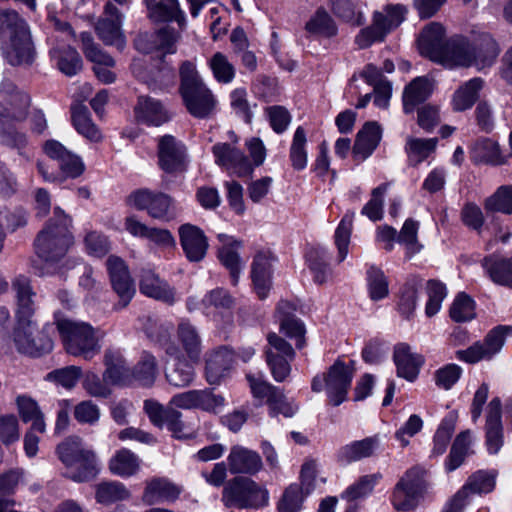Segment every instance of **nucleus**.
<instances>
[{
  "mask_svg": "<svg viewBox=\"0 0 512 512\" xmlns=\"http://www.w3.org/2000/svg\"><path fill=\"white\" fill-rule=\"evenodd\" d=\"M54 218L58 223L49 222L40 232L35 243L37 256L43 264L35 263L34 269L41 276L63 273L75 265L69 259H64L73 244L72 235L68 230L69 220L58 207L54 209Z\"/></svg>",
  "mask_w": 512,
  "mask_h": 512,
  "instance_id": "f257e3e1",
  "label": "nucleus"
},
{
  "mask_svg": "<svg viewBox=\"0 0 512 512\" xmlns=\"http://www.w3.org/2000/svg\"><path fill=\"white\" fill-rule=\"evenodd\" d=\"M0 39L3 55L11 65L31 62L33 43L30 29L17 12L0 11Z\"/></svg>",
  "mask_w": 512,
  "mask_h": 512,
  "instance_id": "f03ea898",
  "label": "nucleus"
},
{
  "mask_svg": "<svg viewBox=\"0 0 512 512\" xmlns=\"http://www.w3.org/2000/svg\"><path fill=\"white\" fill-rule=\"evenodd\" d=\"M56 454L66 468V476L74 482H86L98 472L95 452L77 436H70L59 443Z\"/></svg>",
  "mask_w": 512,
  "mask_h": 512,
  "instance_id": "7ed1b4c3",
  "label": "nucleus"
},
{
  "mask_svg": "<svg viewBox=\"0 0 512 512\" xmlns=\"http://www.w3.org/2000/svg\"><path fill=\"white\" fill-rule=\"evenodd\" d=\"M55 323L68 354L90 360L100 352V336L90 324L73 321L59 314L55 315Z\"/></svg>",
  "mask_w": 512,
  "mask_h": 512,
  "instance_id": "20e7f679",
  "label": "nucleus"
},
{
  "mask_svg": "<svg viewBox=\"0 0 512 512\" xmlns=\"http://www.w3.org/2000/svg\"><path fill=\"white\" fill-rule=\"evenodd\" d=\"M245 146L249 152V158L242 151L229 144L218 143L214 145L212 152L215 162L239 177L250 175L255 167L264 163L266 148L262 140L257 137L246 140Z\"/></svg>",
  "mask_w": 512,
  "mask_h": 512,
  "instance_id": "39448f33",
  "label": "nucleus"
},
{
  "mask_svg": "<svg viewBox=\"0 0 512 512\" xmlns=\"http://www.w3.org/2000/svg\"><path fill=\"white\" fill-rule=\"evenodd\" d=\"M181 95L186 108L194 117L204 118L215 109L217 100L200 79L192 62H185L180 68Z\"/></svg>",
  "mask_w": 512,
  "mask_h": 512,
  "instance_id": "423d86ee",
  "label": "nucleus"
},
{
  "mask_svg": "<svg viewBox=\"0 0 512 512\" xmlns=\"http://www.w3.org/2000/svg\"><path fill=\"white\" fill-rule=\"evenodd\" d=\"M222 500L227 507L261 509L269 504V491L251 478L237 477L224 488Z\"/></svg>",
  "mask_w": 512,
  "mask_h": 512,
  "instance_id": "0eeeda50",
  "label": "nucleus"
},
{
  "mask_svg": "<svg viewBox=\"0 0 512 512\" xmlns=\"http://www.w3.org/2000/svg\"><path fill=\"white\" fill-rule=\"evenodd\" d=\"M354 375L352 363L336 361L326 373L316 375L312 379L311 388L314 392L326 391L329 402L333 406L343 403L351 386Z\"/></svg>",
  "mask_w": 512,
  "mask_h": 512,
  "instance_id": "6e6552de",
  "label": "nucleus"
},
{
  "mask_svg": "<svg viewBox=\"0 0 512 512\" xmlns=\"http://www.w3.org/2000/svg\"><path fill=\"white\" fill-rule=\"evenodd\" d=\"M106 370L103 381L94 373H88L83 380V387L93 397H106L110 394V384H124L129 371L118 350H107L104 356Z\"/></svg>",
  "mask_w": 512,
  "mask_h": 512,
  "instance_id": "1a4fd4ad",
  "label": "nucleus"
},
{
  "mask_svg": "<svg viewBox=\"0 0 512 512\" xmlns=\"http://www.w3.org/2000/svg\"><path fill=\"white\" fill-rule=\"evenodd\" d=\"M427 471L420 466L409 469L394 488L392 503L397 510L414 509L428 491Z\"/></svg>",
  "mask_w": 512,
  "mask_h": 512,
  "instance_id": "9d476101",
  "label": "nucleus"
},
{
  "mask_svg": "<svg viewBox=\"0 0 512 512\" xmlns=\"http://www.w3.org/2000/svg\"><path fill=\"white\" fill-rule=\"evenodd\" d=\"M487 51L486 58L472 57V46L463 38H452L447 41L446 48L442 56L450 58L455 63H440L446 68L469 67L476 66L478 70H482L491 66L499 54V48L494 39H487L485 45Z\"/></svg>",
  "mask_w": 512,
  "mask_h": 512,
  "instance_id": "9b49d317",
  "label": "nucleus"
},
{
  "mask_svg": "<svg viewBox=\"0 0 512 512\" xmlns=\"http://www.w3.org/2000/svg\"><path fill=\"white\" fill-rule=\"evenodd\" d=\"M52 330L49 324L38 331L33 321H17L11 339L19 353L39 356L53 349V340L49 336Z\"/></svg>",
  "mask_w": 512,
  "mask_h": 512,
  "instance_id": "f8f14e48",
  "label": "nucleus"
},
{
  "mask_svg": "<svg viewBox=\"0 0 512 512\" xmlns=\"http://www.w3.org/2000/svg\"><path fill=\"white\" fill-rule=\"evenodd\" d=\"M406 9L403 5H387L383 11L375 12L370 27L362 29L356 36V43L360 48L369 47L377 41H382L393 29L404 20Z\"/></svg>",
  "mask_w": 512,
  "mask_h": 512,
  "instance_id": "ddd939ff",
  "label": "nucleus"
},
{
  "mask_svg": "<svg viewBox=\"0 0 512 512\" xmlns=\"http://www.w3.org/2000/svg\"><path fill=\"white\" fill-rule=\"evenodd\" d=\"M406 9L403 5H387L383 11L375 12L370 27L362 29L356 36V43L360 48L369 47L377 41H382L393 29L404 20Z\"/></svg>",
  "mask_w": 512,
  "mask_h": 512,
  "instance_id": "4468645a",
  "label": "nucleus"
},
{
  "mask_svg": "<svg viewBox=\"0 0 512 512\" xmlns=\"http://www.w3.org/2000/svg\"><path fill=\"white\" fill-rule=\"evenodd\" d=\"M176 343L170 342L165 351L174 358L186 357L198 362L202 352V341L197 328L189 321L182 320L176 329Z\"/></svg>",
  "mask_w": 512,
  "mask_h": 512,
  "instance_id": "2eb2a0df",
  "label": "nucleus"
},
{
  "mask_svg": "<svg viewBox=\"0 0 512 512\" xmlns=\"http://www.w3.org/2000/svg\"><path fill=\"white\" fill-rule=\"evenodd\" d=\"M128 204L137 210H145L148 215L157 220H170L174 217L172 199L162 193L141 189L130 194Z\"/></svg>",
  "mask_w": 512,
  "mask_h": 512,
  "instance_id": "dca6fc26",
  "label": "nucleus"
},
{
  "mask_svg": "<svg viewBox=\"0 0 512 512\" xmlns=\"http://www.w3.org/2000/svg\"><path fill=\"white\" fill-rule=\"evenodd\" d=\"M157 157L159 167L166 173L178 174L187 169L186 147L172 135L158 139Z\"/></svg>",
  "mask_w": 512,
  "mask_h": 512,
  "instance_id": "f3484780",
  "label": "nucleus"
},
{
  "mask_svg": "<svg viewBox=\"0 0 512 512\" xmlns=\"http://www.w3.org/2000/svg\"><path fill=\"white\" fill-rule=\"evenodd\" d=\"M494 472L479 471L445 504L441 512H461L472 493H488L495 487Z\"/></svg>",
  "mask_w": 512,
  "mask_h": 512,
  "instance_id": "a211bd4d",
  "label": "nucleus"
},
{
  "mask_svg": "<svg viewBox=\"0 0 512 512\" xmlns=\"http://www.w3.org/2000/svg\"><path fill=\"white\" fill-rule=\"evenodd\" d=\"M505 342V328L498 327L487 334L482 342H476L465 350L456 352L457 359L466 363L490 360L500 352Z\"/></svg>",
  "mask_w": 512,
  "mask_h": 512,
  "instance_id": "6ab92c4d",
  "label": "nucleus"
},
{
  "mask_svg": "<svg viewBox=\"0 0 512 512\" xmlns=\"http://www.w3.org/2000/svg\"><path fill=\"white\" fill-rule=\"evenodd\" d=\"M445 29L440 23H430L421 32L418 38L420 53L437 63L453 64L454 60L444 58L442 53L446 48Z\"/></svg>",
  "mask_w": 512,
  "mask_h": 512,
  "instance_id": "aec40b11",
  "label": "nucleus"
},
{
  "mask_svg": "<svg viewBox=\"0 0 512 512\" xmlns=\"http://www.w3.org/2000/svg\"><path fill=\"white\" fill-rule=\"evenodd\" d=\"M275 256L270 251H258L251 263L253 290L259 299L267 298L272 288Z\"/></svg>",
  "mask_w": 512,
  "mask_h": 512,
  "instance_id": "412c9836",
  "label": "nucleus"
},
{
  "mask_svg": "<svg viewBox=\"0 0 512 512\" xmlns=\"http://www.w3.org/2000/svg\"><path fill=\"white\" fill-rule=\"evenodd\" d=\"M122 16L118 9L107 2L104 7V16L96 24V32L99 38L107 45H114L121 49L125 45V39L121 31Z\"/></svg>",
  "mask_w": 512,
  "mask_h": 512,
  "instance_id": "4be33fe9",
  "label": "nucleus"
},
{
  "mask_svg": "<svg viewBox=\"0 0 512 512\" xmlns=\"http://www.w3.org/2000/svg\"><path fill=\"white\" fill-rule=\"evenodd\" d=\"M81 41L86 57L94 63L93 70L97 78L106 84L114 82L116 74L111 70L115 65L113 58L94 44L90 34L82 33Z\"/></svg>",
  "mask_w": 512,
  "mask_h": 512,
  "instance_id": "5701e85b",
  "label": "nucleus"
},
{
  "mask_svg": "<svg viewBox=\"0 0 512 512\" xmlns=\"http://www.w3.org/2000/svg\"><path fill=\"white\" fill-rule=\"evenodd\" d=\"M107 270L110 275L112 287L120 298V304L122 307H125L135 293V287L128 268L121 258L110 256L107 260Z\"/></svg>",
  "mask_w": 512,
  "mask_h": 512,
  "instance_id": "b1692460",
  "label": "nucleus"
},
{
  "mask_svg": "<svg viewBox=\"0 0 512 512\" xmlns=\"http://www.w3.org/2000/svg\"><path fill=\"white\" fill-rule=\"evenodd\" d=\"M29 104V96L22 91H16L11 97V121H26L33 132L40 134L47 128L45 116L39 110L27 114Z\"/></svg>",
  "mask_w": 512,
  "mask_h": 512,
  "instance_id": "393cba45",
  "label": "nucleus"
},
{
  "mask_svg": "<svg viewBox=\"0 0 512 512\" xmlns=\"http://www.w3.org/2000/svg\"><path fill=\"white\" fill-rule=\"evenodd\" d=\"M180 244L189 261H201L208 249V240L204 232L191 224L181 225L179 228Z\"/></svg>",
  "mask_w": 512,
  "mask_h": 512,
  "instance_id": "a878e982",
  "label": "nucleus"
},
{
  "mask_svg": "<svg viewBox=\"0 0 512 512\" xmlns=\"http://www.w3.org/2000/svg\"><path fill=\"white\" fill-rule=\"evenodd\" d=\"M183 491V487L168 478L155 477L146 482L142 500L148 504L175 502Z\"/></svg>",
  "mask_w": 512,
  "mask_h": 512,
  "instance_id": "bb28decb",
  "label": "nucleus"
},
{
  "mask_svg": "<svg viewBox=\"0 0 512 512\" xmlns=\"http://www.w3.org/2000/svg\"><path fill=\"white\" fill-rule=\"evenodd\" d=\"M217 238L220 242L218 258L229 270L232 284L237 285L239 275L244 266L238 254L241 242L227 234H218Z\"/></svg>",
  "mask_w": 512,
  "mask_h": 512,
  "instance_id": "cd10ccee",
  "label": "nucleus"
},
{
  "mask_svg": "<svg viewBox=\"0 0 512 512\" xmlns=\"http://www.w3.org/2000/svg\"><path fill=\"white\" fill-rule=\"evenodd\" d=\"M233 305V298L227 291L220 288L208 292L200 302L194 298H190L187 302L190 311L200 309L207 316H213L215 321H217L218 314L230 310Z\"/></svg>",
  "mask_w": 512,
  "mask_h": 512,
  "instance_id": "c85d7f7f",
  "label": "nucleus"
},
{
  "mask_svg": "<svg viewBox=\"0 0 512 512\" xmlns=\"http://www.w3.org/2000/svg\"><path fill=\"white\" fill-rule=\"evenodd\" d=\"M383 437L375 434L362 440L353 441L341 447L337 458L342 463H351L374 456L381 448Z\"/></svg>",
  "mask_w": 512,
  "mask_h": 512,
  "instance_id": "c756f323",
  "label": "nucleus"
},
{
  "mask_svg": "<svg viewBox=\"0 0 512 512\" xmlns=\"http://www.w3.org/2000/svg\"><path fill=\"white\" fill-rule=\"evenodd\" d=\"M394 362L397 368V375L409 382H413L419 375L424 358L422 355L413 352L410 346L399 344L395 347Z\"/></svg>",
  "mask_w": 512,
  "mask_h": 512,
  "instance_id": "7c9ffc66",
  "label": "nucleus"
},
{
  "mask_svg": "<svg viewBox=\"0 0 512 512\" xmlns=\"http://www.w3.org/2000/svg\"><path fill=\"white\" fill-rule=\"evenodd\" d=\"M227 461L230 472L235 474H256L262 468L260 455L240 445L231 448Z\"/></svg>",
  "mask_w": 512,
  "mask_h": 512,
  "instance_id": "2f4dec72",
  "label": "nucleus"
},
{
  "mask_svg": "<svg viewBox=\"0 0 512 512\" xmlns=\"http://www.w3.org/2000/svg\"><path fill=\"white\" fill-rule=\"evenodd\" d=\"M486 418V447L490 454H496L503 445L501 403L498 398L489 403Z\"/></svg>",
  "mask_w": 512,
  "mask_h": 512,
  "instance_id": "473e14b6",
  "label": "nucleus"
},
{
  "mask_svg": "<svg viewBox=\"0 0 512 512\" xmlns=\"http://www.w3.org/2000/svg\"><path fill=\"white\" fill-rule=\"evenodd\" d=\"M58 163L60 168L59 173H49L44 164L38 163V170L44 180L57 182L68 178H77L82 175L85 170L82 159L72 152H68Z\"/></svg>",
  "mask_w": 512,
  "mask_h": 512,
  "instance_id": "72a5a7b5",
  "label": "nucleus"
},
{
  "mask_svg": "<svg viewBox=\"0 0 512 512\" xmlns=\"http://www.w3.org/2000/svg\"><path fill=\"white\" fill-rule=\"evenodd\" d=\"M232 364V354L226 348L217 349L206 357L205 376L209 384H219Z\"/></svg>",
  "mask_w": 512,
  "mask_h": 512,
  "instance_id": "f704fd0d",
  "label": "nucleus"
},
{
  "mask_svg": "<svg viewBox=\"0 0 512 512\" xmlns=\"http://www.w3.org/2000/svg\"><path fill=\"white\" fill-rule=\"evenodd\" d=\"M145 4L153 21H176L181 27L185 25V14L180 9L178 0H145Z\"/></svg>",
  "mask_w": 512,
  "mask_h": 512,
  "instance_id": "c9c22d12",
  "label": "nucleus"
},
{
  "mask_svg": "<svg viewBox=\"0 0 512 512\" xmlns=\"http://www.w3.org/2000/svg\"><path fill=\"white\" fill-rule=\"evenodd\" d=\"M381 139V129L375 122H370L358 132L353 147V155L358 160H365L375 150Z\"/></svg>",
  "mask_w": 512,
  "mask_h": 512,
  "instance_id": "e433bc0d",
  "label": "nucleus"
},
{
  "mask_svg": "<svg viewBox=\"0 0 512 512\" xmlns=\"http://www.w3.org/2000/svg\"><path fill=\"white\" fill-rule=\"evenodd\" d=\"M140 291L148 297L166 303H173L175 301V292L173 289L152 271L143 272L140 280Z\"/></svg>",
  "mask_w": 512,
  "mask_h": 512,
  "instance_id": "4c0bfd02",
  "label": "nucleus"
},
{
  "mask_svg": "<svg viewBox=\"0 0 512 512\" xmlns=\"http://www.w3.org/2000/svg\"><path fill=\"white\" fill-rule=\"evenodd\" d=\"M433 91L432 82L426 77L415 78L403 92V106L406 113H411L414 108L425 101Z\"/></svg>",
  "mask_w": 512,
  "mask_h": 512,
  "instance_id": "58836bf2",
  "label": "nucleus"
},
{
  "mask_svg": "<svg viewBox=\"0 0 512 512\" xmlns=\"http://www.w3.org/2000/svg\"><path fill=\"white\" fill-rule=\"evenodd\" d=\"M138 121L148 125H161L168 119L167 113L161 103L149 97H140L135 107Z\"/></svg>",
  "mask_w": 512,
  "mask_h": 512,
  "instance_id": "ea45409f",
  "label": "nucleus"
},
{
  "mask_svg": "<svg viewBox=\"0 0 512 512\" xmlns=\"http://www.w3.org/2000/svg\"><path fill=\"white\" fill-rule=\"evenodd\" d=\"M482 87L483 80L481 78L470 79L459 86L452 97L453 109L455 111L470 109L478 99Z\"/></svg>",
  "mask_w": 512,
  "mask_h": 512,
  "instance_id": "a19ab883",
  "label": "nucleus"
},
{
  "mask_svg": "<svg viewBox=\"0 0 512 512\" xmlns=\"http://www.w3.org/2000/svg\"><path fill=\"white\" fill-rule=\"evenodd\" d=\"M482 265L494 283L512 288V257L491 256Z\"/></svg>",
  "mask_w": 512,
  "mask_h": 512,
  "instance_id": "79ce46f5",
  "label": "nucleus"
},
{
  "mask_svg": "<svg viewBox=\"0 0 512 512\" xmlns=\"http://www.w3.org/2000/svg\"><path fill=\"white\" fill-rule=\"evenodd\" d=\"M16 405L23 422H31L30 427L37 429L39 434L46 432L44 415L35 400L28 396L21 395L16 398Z\"/></svg>",
  "mask_w": 512,
  "mask_h": 512,
  "instance_id": "37998d69",
  "label": "nucleus"
},
{
  "mask_svg": "<svg viewBox=\"0 0 512 512\" xmlns=\"http://www.w3.org/2000/svg\"><path fill=\"white\" fill-rule=\"evenodd\" d=\"M109 470L120 477H130L140 469V459L132 451L121 449L109 460Z\"/></svg>",
  "mask_w": 512,
  "mask_h": 512,
  "instance_id": "c03bdc74",
  "label": "nucleus"
},
{
  "mask_svg": "<svg viewBox=\"0 0 512 512\" xmlns=\"http://www.w3.org/2000/svg\"><path fill=\"white\" fill-rule=\"evenodd\" d=\"M14 288L17 296V321H32L34 313V302L32 297L34 293L31 290L28 279L19 277L14 282Z\"/></svg>",
  "mask_w": 512,
  "mask_h": 512,
  "instance_id": "a18cd8bd",
  "label": "nucleus"
},
{
  "mask_svg": "<svg viewBox=\"0 0 512 512\" xmlns=\"http://www.w3.org/2000/svg\"><path fill=\"white\" fill-rule=\"evenodd\" d=\"M473 443V437L470 430L461 432L455 438L451 451L445 461V468L451 472L457 469L463 463L466 456L471 454V446Z\"/></svg>",
  "mask_w": 512,
  "mask_h": 512,
  "instance_id": "49530a36",
  "label": "nucleus"
},
{
  "mask_svg": "<svg viewBox=\"0 0 512 512\" xmlns=\"http://www.w3.org/2000/svg\"><path fill=\"white\" fill-rule=\"evenodd\" d=\"M72 123L79 134L92 142L102 140V133L92 122L88 110L83 106L72 108Z\"/></svg>",
  "mask_w": 512,
  "mask_h": 512,
  "instance_id": "de8ad7c7",
  "label": "nucleus"
},
{
  "mask_svg": "<svg viewBox=\"0 0 512 512\" xmlns=\"http://www.w3.org/2000/svg\"><path fill=\"white\" fill-rule=\"evenodd\" d=\"M381 478L380 473L363 475L342 492L341 498L349 502L365 498L372 493Z\"/></svg>",
  "mask_w": 512,
  "mask_h": 512,
  "instance_id": "09e8293b",
  "label": "nucleus"
},
{
  "mask_svg": "<svg viewBox=\"0 0 512 512\" xmlns=\"http://www.w3.org/2000/svg\"><path fill=\"white\" fill-rule=\"evenodd\" d=\"M289 158L291 165L295 170L301 171L307 167V135L306 131L301 126H299L293 134L289 150Z\"/></svg>",
  "mask_w": 512,
  "mask_h": 512,
  "instance_id": "8fccbe9b",
  "label": "nucleus"
},
{
  "mask_svg": "<svg viewBox=\"0 0 512 512\" xmlns=\"http://www.w3.org/2000/svg\"><path fill=\"white\" fill-rule=\"evenodd\" d=\"M471 159L476 163H502L499 145L492 139H481L471 147Z\"/></svg>",
  "mask_w": 512,
  "mask_h": 512,
  "instance_id": "3c124183",
  "label": "nucleus"
},
{
  "mask_svg": "<svg viewBox=\"0 0 512 512\" xmlns=\"http://www.w3.org/2000/svg\"><path fill=\"white\" fill-rule=\"evenodd\" d=\"M309 494V489L304 490L299 484L293 483L289 485L277 503V511L300 512L303 502Z\"/></svg>",
  "mask_w": 512,
  "mask_h": 512,
  "instance_id": "603ef678",
  "label": "nucleus"
},
{
  "mask_svg": "<svg viewBox=\"0 0 512 512\" xmlns=\"http://www.w3.org/2000/svg\"><path fill=\"white\" fill-rule=\"evenodd\" d=\"M130 497V492L124 484L115 481L98 483L95 486V498L100 504L109 505Z\"/></svg>",
  "mask_w": 512,
  "mask_h": 512,
  "instance_id": "864d4df0",
  "label": "nucleus"
},
{
  "mask_svg": "<svg viewBox=\"0 0 512 512\" xmlns=\"http://www.w3.org/2000/svg\"><path fill=\"white\" fill-rule=\"evenodd\" d=\"M436 145V138L422 139L409 137L405 146L409 162L413 165L421 163L435 151Z\"/></svg>",
  "mask_w": 512,
  "mask_h": 512,
  "instance_id": "5fc2aeb1",
  "label": "nucleus"
},
{
  "mask_svg": "<svg viewBox=\"0 0 512 512\" xmlns=\"http://www.w3.org/2000/svg\"><path fill=\"white\" fill-rule=\"evenodd\" d=\"M458 419L457 411H450L442 420L438 427L434 439L432 454L435 456L442 455L450 442L452 433L454 431Z\"/></svg>",
  "mask_w": 512,
  "mask_h": 512,
  "instance_id": "6e6d98bb",
  "label": "nucleus"
},
{
  "mask_svg": "<svg viewBox=\"0 0 512 512\" xmlns=\"http://www.w3.org/2000/svg\"><path fill=\"white\" fill-rule=\"evenodd\" d=\"M418 230L419 222L409 218L405 220L399 234L397 233V241L404 246L408 258L413 257L423 248L418 241Z\"/></svg>",
  "mask_w": 512,
  "mask_h": 512,
  "instance_id": "4d7b16f0",
  "label": "nucleus"
},
{
  "mask_svg": "<svg viewBox=\"0 0 512 512\" xmlns=\"http://www.w3.org/2000/svg\"><path fill=\"white\" fill-rule=\"evenodd\" d=\"M354 212L348 211L341 219L335 231V244L337 247V261L343 262L348 255V246L353 227Z\"/></svg>",
  "mask_w": 512,
  "mask_h": 512,
  "instance_id": "13d9d810",
  "label": "nucleus"
},
{
  "mask_svg": "<svg viewBox=\"0 0 512 512\" xmlns=\"http://www.w3.org/2000/svg\"><path fill=\"white\" fill-rule=\"evenodd\" d=\"M305 29L308 33L321 36L332 37L337 32V27L331 16L322 8L311 16L306 23Z\"/></svg>",
  "mask_w": 512,
  "mask_h": 512,
  "instance_id": "bf43d9fd",
  "label": "nucleus"
},
{
  "mask_svg": "<svg viewBox=\"0 0 512 512\" xmlns=\"http://www.w3.org/2000/svg\"><path fill=\"white\" fill-rule=\"evenodd\" d=\"M485 209L489 212H500L512 214V186L503 185L488 198L484 203Z\"/></svg>",
  "mask_w": 512,
  "mask_h": 512,
  "instance_id": "052dcab7",
  "label": "nucleus"
},
{
  "mask_svg": "<svg viewBox=\"0 0 512 512\" xmlns=\"http://www.w3.org/2000/svg\"><path fill=\"white\" fill-rule=\"evenodd\" d=\"M185 357L176 358L175 367L166 374L168 382L175 387H186L194 379V365L196 362L186 361Z\"/></svg>",
  "mask_w": 512,
  "mask_h": 512,
  "instance_id": "680f3d73",
  "label": "nucleus"
},
{
  "mask_svg": "<svg viewBox=\"0 0 512 512\" xmlns=\"http://www.w3.org/2000/svg\"><path fill=\"white\" fill-rule=\"evenodd\" d=\"M450 317L455 322H466L475 318V302L465 293H459L450 307Z\"/></svg>",
  "mask_w": 512,
  "mask_h": 512,
  "instance_id": "e2e57ef3",
  "label": "nucleus"
},
{
  "mask_svg": "<svg viewBox=\"0 0 512 512\" xmlns=\"http://www.w3.org/2000/svg\"><path fill=\"white\" fill-rule=\"evenodd\" d=\"M157 373L155 357L149 353H143L133 370L134 378L142 386H151L156 379Z\"/></svg>",
  "mask_w": 512,
  "mask_h": 512,
  "instance_id": "0e129e2a",
  "label": "nucleus"
},
{
  "mask_svg": "<svg viewBox=\"0 0 512 512\" xmlns=\"http://www.w3.org/2000/svg\"><path fill=\"white\" fill-rule=\"evenodd\" d=\"M367 287L372 300L384 299L389 294L388 280L384 272L372 266L367 271Z\"/></svg>",
  "mask_w": 512,
  "mask_h": 512,
  "instance_id": "69168bd1",
  "label": "nucleus"
},
{
  "mask_svg": "<svg viewBox=\"0 0 512 512\" xmlns=\"http://www.w3.org/2000/svg\"><path fill=\"white\" fill-rule=\"evenodd\" d=\"M427 301L425 305V314L427 317L436 315L442 306V302L447 295L446 287L443 283L430 280L426 285Z\"/></svg>",
  "mask_w": 512,
  "mask_h": 512,
  "instance_id": "338daca9",
  "label": "nucleus"
},
{
  "mask_svg": "<svg viewBox=\"0 0 512 512\" xmlns=\"http://www.w3.org/2000/svg\"><path fill=\"white\" fill-rule=\"evenodd\" d=\"M208 64L218 82L228 84L234 79L235 68L224 54L215 53Z\"/></svg>",
  "mask_w": 512,
  "mask_h": 512,
  "instance_id": "774afa93",
  "label": "nucleus"
}]
</instances>
